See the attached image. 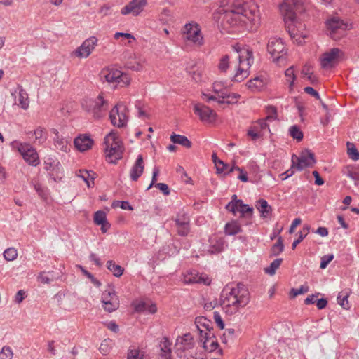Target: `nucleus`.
<instances>
[{
  "instance_id": "f257e3e1",
  "label": "nucleus",
  "mask_w": 359,
  "mask_h": 359,
  "mask_svg": "<svg viewBox=\"0 0 359 359\" xmlns=\"http://www.w3.org/2000/svg\"><path fill=\"white\" fill-rule=\"evenodd\" d=\"M217 12L221 26L228 33L252 29L259 19L257 6L247 0H222Z\"/></svg>"
},
{
  "instance_id": "f03ea898",
  "label": "nucleus",
  "mask_w": 359,
  "mask_h": 359,
  "mask_svg": "<svg viewBox=\"0 0 359 359\" xmlns=\"http://www.w3.org/2000/svg\"><path fill=\"white\" fill-rule=\"evenodd\" d=\"M250 300V294L248 287L238 283L235 286L226 285L224 287L221 294L220 304L226 315L232 316L246 306Z\"/></svg>"
},
{
  "instance_id": "7ed1b4c3",
  "label": "nucleus",
  "mask_w": 359,
  "mask_h": 359,
  "mask_svg": "<svg viewBox=\"0 0 359 359\" xmlns=\"http://www.w3.org/2000/svg\"><path fill=\"white\" fill-rule=\"evenodd\" d=\"M280 10L283 16L286 29L292 39H296L298 44L303 43L304 37L299 36L297 25L299 23L297 13L303 11V4L300 0H285L280 5Z\"/></svg>"
},
{
  "instance_id": "20e7f679",
  "label": "nucleus",
  "mask_w": 359,
  "mask_h": 359,
  "mask_svg": "<svg viewBox=\"0 0 359 359\" xmlns=\"http://www.w3.org/2000/svg\"><path fill=\"white\" fill-rule=\"evenodd\" d=\"M232 49L237 54L239 62L233 81L241 82L248 76V70L254 62L253 53L248 46H241L239 44L232 46Z\"/></svg>"
},
{
  "instance_id": "39448f33",
  "label": "nucleus",
  "mask_w": 359,
  "mask_h": 359,
  "mask_svg": "<svg viewBox=\"0 0 359 359\" xmlns=\"http://www.w3.org/2000/svg\"><path fill=\"white\" fill-rule=\"evenodd\" d=\"M104 151L109 163L116 164L122 158L124 147L117 133L111 131L104 137Z\"/></svg>"
},
{
  "instance_id": "423d86ee",
  "label": "nucleus",
  "mask_w": 359,
  "mask_h": 359,
  "mask_svg": "<svg viewBox=\"0 0 359 359\" xmlns=\"http://www.w3.org/2000/svg\"><path fill=\"white\" fill-rule=\"evenodd\" d=\"M82 106L95 119L100 118L104 116L109 107L108 102L101 95H99L95 100H85L82 103Z\"/></svg>"
},
{
  "instance_id": "0eeeda50",
  "label": "nucleus",
  "mask_w": 359,
  "mask_h": 359,
  "mask_svg": "<svg viewBox=\"0 0 359 359\" xmlns=\"http://www.w3.org/2000/svg\"><path fill=\"white\" fill-rule=\"evenodd\" d=\"M325 25L328 34L334 40H339L344 36L346 30L351 29V25L336 16L329 18Z\"/></svg>"
},
{
  "instance_id": "6e6552de",
  "label": "nucleus",
  "mask_w": 359,
  "mask_h": 359,
  "mask_svg": "<svg viewBox=\"0 0 359 359\" xmlns=\"http://www.w3.org/2000/svg\"><path fill=\"white\" fill-rule=\"evenodd\" d=\"M101 79H104L109 83H122L127 86L130 83V77L128 74L122 72L114 67L105 68L100 72Z\"/></svg>"
},
{
  "instance_id": "1a4fd4ad",
  "label": "nucleus",
  "mask_w": 359,
  "mask_h": 359,
  "mask_svg": "<svg viewBox=\"0 0 359 359\" xmlns=\"http://www.w3.org/2000/svg\"><path fill=\"white\" fill-rule=\"evenodd\" d=\"M181 32L187 41H190L198 46L203 45V37L201 32L200 26L196 22H191L185 24Z\"/></svg>"
},
{
  "instance_id": "9d476101",
  "label": "nucleus",
  "mask_w": 359,
  "mask_h": 359,
  "mask_svg": "<svg viewBox=\"0 0 359 359\" xmlns=\"http://www.w3.org/2000/svg\"><path fill=\"white\" fill-rule=\"evenodd\" d=\"M315 163L314 154L309 150L303 151L299 156L295 154H293L292 156V168H296L298 170L312 167Z\"/></svg>"
},
{
  "instance_id": "9b49d317",
  "label": "nucleus",
  "mask_w": 359,
  "mask_h": 359,
  "mask_svg": "<svg viewBox=\"0 0 359 359\" xmlns=\"http://www.w3.org/2000/svg\"><path fill=\"white\" fill-rule=\"evenodd\" d=\"M267 51L271 55L273 62H278L286 55V49L281 39L271 38L267 44Z\"/></svg>"
},
{
  "instance_id": "f8f14e48",
  "label": "nucleus",
  "mask_w": 359,
  "mask_h": 359,
  "mask_svg": "<svg viewBox=\"0 0 359 359\" xmlns=\"http://www.w3.org/2000/svg\"><path fill=\"white\" fill-rule=\"evenodd\" d=\"M109 118L113 126L118 128L124 127L128 122L126 107L123 103H118L111 110Z\"/></svg>"
},
{
  "instance_id": "ddd939ff",
  "label": "nucleus",
  "mask_w": 359,
  "mask_h": 359,
  "mask_svg": "<svg viewBox=\"0 0 359 359\" xmlns=\"http://www.w3.org/2000/svg\"><path fill=\"white\" fill-rule=\"evenodd\" d=\"M18 150L24 160L30 165L36 166L39 164L40 160L38 153L29 144L20 142L18 145Z\"/></svg>"
},
{
  "instance_id": "4468645a",
  "label": "nucleus",
  "mask_w": 359,
  "mask_h": 359,
  "mask_svg": "<svg viewBox=\"0 0 359 359\" xmlns=\"http://www.w3.org/2000/svg\"><path fill=\"white\" fill-rule=\"evenodd\" d=\"M102 303L104 309L109 313L116 311L118 308V297L113 288L109 287L102 292Z\"/></svg>"
},
{
  "instance_id": "2eb2a0df",
  "label": "nucleus",
  "mask_w": 359,
  "mask_h": 359,
  "mask_svg": "<svg viewBox=\"0 0 359 359\" xmlns=\"http://www.w3.org/2000/svg\"><path fill=\"white\" fill-rule=\"evenodd\" d=\"M194 111L198 116L200 120L205 123H211L216 121L217 115L215 111L202 103L194 105Z\"/></svg>"
},
{
  "instance_id": "dca6fc26",
  "label": "nucleus",
  "mask_w": 359,
  "mask_h": 359,
  "mask_svg": "<svg viewBox=\"0 0 359 359\" xmlns=\"http://www.w3.org/2000/svg\"><path fill=\"white\" fill-rule=\"evenodd\" d=\"M147 5V0H132L121 10L123 15L132 14L133 16H138L144 11Z\"/></svg>"
},
{
  "instance_id": "f3484780",
  "label": "nucleus",
  "mask_w": 359,
  "mask_h": 359,
  "mask_svg": "<svg viewBox=\"0 0 359 359\" xmlns=\"http://www.w3.org/2000/svg\"><path fill=\"white\" fill-rule=\"evenodd\" d=\"M97 44V39L95 36H90L86 39L76 50L75 55L81 58H86L90 55Z\"/></svg>"
},
{
  "instance_id": "a211bd4d",
  "label": "nucleus",
  "mask_w": 359,
  "mask_h": 359,
  "mask_svg": "<svg viewBox=\"0 0 359 359\" xmlns=\"http://www.w3.org/2000/svg\"><path fill=\"white\" fill-rule=\"evenodd\" d=\"M175 222L177 226V233L181 236H186L190 231V219L185 212L177 215Z\"/></svg>"
},
{
  "instance_id": "6ab92c4d",
  "label": "nucleus",
  "mask_w": 359,
  "mask_h": 359,
  "mask_svg": "<svg viewBox=\"0 0 359 359\" xmlns=\"http://www.w3.org/2000/svg\"><path fill=\"white\" fill-rule=\"evenodd\" d=\"M340 53V49L333 48L330 51L323 54L320 59L321 67L324 69L332 67Z\"/></svg>"
},
{
  "instance_id": "aec40b11",
  "label": "nucleus",
  "mask_w": 359,
  "mask_h": 359,
  "mask_svg": "<svg viewBox=\"0 0 359 359\" xmlns=\"http://www.w3.org/2000/svg\"><path fill=\"white\" fill-rule=\"evenodd\" d=\"M144 169L143 157L138 155L137 159L130 170V178L132 181L136 182L142 175Z\"/></svg>"
},
{
  "instance_id": "412c9836",
  "label": "nucleus",
  "mask_w": 359,
  "mask_h": 359,
  "mask_svg": "<svg viewBox=\"0 0 359 359\" xmlns=\"http://www.w3.org/2000/svg\"><path fill=\"white\" fill-rule=\"evenodd\" d=\"M242 208L250 210V206L243 203L242 200L238 199L236 194L232 196L231 201L225 207L228 211L232 212L234 215H236L238 212L240 213Z\"/></svg>"
},
{
  "instance_id": "4be33fe9",
  "label": "nucleus",
  "mask_w": 359,
  "mask_h": 359,
  "mask_svg": "<svg viewBox=\"0 0 359 359\" xmlns=\"http://www.w3.org/2000/svg\"><path fill=\"white\" fill-rule=\"evenodd\" d=\"M75 147L80 151L90 149L93 144V140L87 135H80L74 139Z\"/></svg>"
},
{
  "instance_id": "5701e85b",
  "label": "nucleus",
  "mask_w": 359,
  "mask_h": 359,
  "mask_svg": "<svg viewBox=\"0 0 359 359\" xmlns=\"http://www.w3.org/2000/svg\"><path fill=\"white\" fill-rule=\"evenodd\" d=\"M201 338V341L203 339H204L203 342V348L208 352L214 351L219 346L213 332H205V335Z\"/></svg>"
},
{
  "instance_id": "b1692460",
  "label": "nucleus",
  "mask_w": 359,
  "mask_h": 359,
  "mask_svg": "<svg viewBox=\"0 0 359 359\" xmlns=\"http://www.w3.org/2000/svg\"><path fill=\"white\" fill-rule=\"evenodd\" d=\"M93 221L95 224L101 226L102 233H106L111 226L110 224L107 222L106 213L102 210L95 212Z\"/></svg>"
},
{
  "instance_id": "393cba45",
  "label": "nucleus",
  "mask_w": 359,
  "mask_h": 359,
  "mask_svg": "<svg viewBox=\"0 0 359 359\" xmlns=\"http://www.w3.org/2000/svg\"><path fill=\"white\" fill-rule=\"evenodd\" d=\"M211 322L206 318L198 317L195 320V325L198 330L201 337L205 335V332H212Z\"/></svg>"
},
{
  "instance_id": "a878e982",
  "label": "nucleus",
  "mask_w": 359,
  "mask_h": 359,
  "mask_svg": "<svg viewBox=\"0 0 359 359\" xmlns=\"http://www.w3.org/2000/svg\"><path fill=\"white\" fill-rule=\"evenodd\" d=\"M53 133H55L54 137V145L55 147L64 152H67L70 149L69 142L67 139L64 138L63 137L59 135V133L57 130H54Z\"/></svg>"
},
{
  "instance_id": "bb28decb",
  "label": "nucleus",
  "mask_w": 359,
  "mask_h": 359,
  "mask_svg": "<svg viewBox=\"0 0 359 359\" xmlns=\"http://www.w3.org/2000/svg\"><path fill=\"white\" fill-rule=\"evenodd\" d=\"M171 345L168 338L163 337L160 343L161 353L159 359H171Z\"/></svg>"
},
{
  "instance_id": "cd10ccee",
  "label": "nucleus",
  "mask_w": 359,
  "mask_h": 359,
  "mask_svg": "<svg viewBox=\"0 0 359 359\" xmlns=\"http://www.w3.org/2000/svg\"><path fill=\"white\" fill-rule=\"evenodd\" d=\"M210 246L208 252L210 254H217L221 252L224 250V241L221 238H211L210 239Z\"/></svg>"
},
{
  "instance_id": "c85d7f7f",
  "label": "nucleus",
  "mask_w": 359,
  "mask_h": 359,
  "mask_svg": "<svg viewBox=\"0 0 359 359\" xmlns=\"http://www.w3.org/2000/svg\"><path fill=\"white\" fill-rule=\"evenodd\" d=\"M257 205L256 208L260 212V215L262 218L269 217L272 212V208L269 205L268 202L265 199H259L257 201Z\"/></svg>"
},
{
  "instance_id": "c756f323",
  "label": "nucleus",
  "mask_w": 359,
  "mask_h": 359,
  "mask_svg": "<svg viewBox=\"0 0 359 359\" xmlns=\"http://www.w3.org/2000/svg\"><path fill=\"white\" fill-rule=\"evenodd\" d=\"M248 88L252 92L260 91L264 86V82L261 77L257 76L247 82Z\"/></svg>"
},
{
  "instance_id": "7c9ffc66",
  "label": "nucleus",
  "mask_w": 359,
  "mask_h": 359,
  "mask_svg": "<svg viewBox=\"0 0 359 359\" xmlns=\"http://www.w3.org/2000/svg\"><path fill=\"white\" fill-rule=\"evenodd\" d=\"M170 140L174 144H180L186 148H190L191 147V141L189 140V139L184 135L172 133L170 136Z\"/></svg>"
},
{
  "instance_id": "2f4dec72",
  "label": "nucleus",
  "mask_w": 359,
  "mask_h": 359,
  "mask_svg": "<svg viewBox=\"0 0 359 359\" xmlns=\"http://www.w3.org/2000/svg\"><path fill=\"white\" fill-rule=\"evenodd\" d=\"M18 106H20L23 109H27L29 107V101L28 97V94L25 90L20 87L19 93H18Z\"/></svg>"
},
{
  "instance_id": "473e14b6",
  "label": "nucleus",
  "mask_w": 359,
  "mask_h": 359,
  "mask_svg": "<svg viewBox=\"0 0 359 359\" xmlns=\"http://www.w3.org/2000/svg\"><path fill=\"white\" fill-rule=\"evenodd\" d=\"M224 231L226 234L233 236L240 233L241 227L236 221H232L225 225Z\"/></svg>"
},
{
  "instance_id": "72a5a7b5",
  "label": "nucleus",
  "mask_w": 359,
  "mask_h": 359,
  "mask_svg": "<svg viewBox=\"0 0 359 359\" xmlns=\"http://www.w3.org/2000/svg\"><path fill=\"white\" fill-rule=\"evenodd\" d=\"M107 268L108 270L112 272L115 277L118 278L121 276L124 271V269L121 266L116 264L112 260L107 261Z\"/></svg>"
},
{
  "instance_id": "f704fd0d",
  "label": "nucleus",
  "mask_w": 359,
  "mask_h": 359,
  "mask_svg": "<svg viewBox=\"0 0 359 359\" xmlns=\"http://www.w3.org/2000/svg\"><path fill=\"white\" fill-rule=\"evenodd\" d=\"M344 175L351 178L354 181L359 180V170L354 168L353 166L348 165L342 170Z\"/></svg>"
},
{
  "instance_id": "c9c22d12",
  "label": "nucleus",
  "mask_w": 359,
  "mask_h": 359,
  "mask_svg": "<svg viewBox=\"0 0 359 359\" xmlns=\"http://www.w3.org/2000/svg\"><path fill=\"white\" fill-rule=\"evenodd\" d=\"M284 250L283 241L281 236L278 238V240L275 244L271 248V255L272 256H278Z\"/></svg>"
},
{
  "instance_id": "e433bc0d",
  "label": "nucleus",
  "mask_w": 359,
  "mask_h": 359,
  "mask_svg": "<svg viewBox=\"0 0 359 359\" xmlns=\"http://www.w3.org/2000/svg\"><path fill=\"white\" fill-rule=\"evenodd\" d=\"M34 135L36 142L39 144H43L47 139V132L46 129L41 127L36 128L34 131Z\"/></svg>"
},
{
  "instance_id": "4c0bfd02",
  "label": "nucleus",
  "mask_w": 359,
  "mask_h": 359,
  "mask_svg": "<svg viewBox=\"0 0 359 359\" xmlns=\"http://www.w3.org/2000/svg\"><path fill=\"white\" fill-rule=\"evenodd\" d=\"M282 262L283 259L281 258L276 259L270 264L269 267L264 269L265 273L270 276H273L276 273V271L280 266Z\"/></svg>"
},
{
  "instance_id": "58836bf2",
  "label": "nucleus",
  "mask_w": 359,
  "mask_h": 359,
  "mask_svg": "<svg viewBox=\"0 0 359 359\" xmlns=\"http://www.w3.org/2000/svg\"><path fill=\"white\" fill-rule=\"evenodd\" d=\"M158 19L163 25L169 23L172 20L171 11L168 8H163L159 13Z\"/></svg>"
},
{
  "instance_id": "ea45409f",
  "label": "nucleus",
  "mask_w": 359,
  "mask_h": 359,
  "mask_svg": "<svg viewBox=\"0 0 359 359\" xmlns=\"http://www.w3.org/2000/svg\"><path fill=\"white\" fill-rule=\"evenodd\" d=\"M347 145V154L350 158L356 161L359 160V151L357 150L353 143L348 142Z\"/></svg>"
},
{
  "instance_id": "a19ab883",
  "label": "nucleus",
  "mask_w": 359,
  "mask_h": 359,
  "mask_svg": "<svg viewBox=\"0 0 359 359\" xmlns=\"http://www.w3.org/2000/svg\"><path fill=\"white\" fill-rule=\"evenodd\" d=\"M219 98H226V99H232L238 100L241 95L238 93H230L226 88H224L222 90H220L219 93L216 94Z\"/></svg>"
},
{
  "instance_id": "79ce46f5",
  "label": "nucleus",
  "mask_w": 359,
  "mask_h": 359,
  "mask_svg": "<svg viewBox=\"0 0 359 359\" xmlns=\"http://www.w3.org/2000/svg\"><path fill=\"white\" fill-rule=\"evenodd\" d=\"M348 297V293L343 291L339 292L337 296L338 304L344 309H348L350 308Z\"/></svg>"
},
{
  "instance_id": "37998d69",
  "label": "nucleus",
  "mask_w": 359,
  "mask_h": 359,
  "mask_svg": "<svg viewBox=\"0 0 359 359\" xmlns=\"http://www.w3.org/2000/svg\"><path fill=\"white\" fill-rule=\"evenodd\" d=\"M184 282L186 284L198 283L200 282L199 275L194 271L187 272L184 276Z\"/></svg>"
},
{
  "instance_id": "c03bdc74",
  "label": "nucleus",
  "mask_w": 359,
  "mask_h": 359,
  "mask_svg": "<svg viewBox=\"0 0 359 359\" xmlns=\"http://www.w3.org/2000/svg\"><path fill=\"white\" fill-rule=\"evenodd\" d=\"M302 74L303 76H306L308 80L312 83L314 84L317 82L316 77L313 74V72H311V67L309 65H304L302 70Z\"/></svg>"
},
{
  "instance_id": "a18cd8bd",
  "label": "nucleus",
  "mask_w": 359,
  "mask_h": 359,
  "mask_svg": "<svg viewBox=\"0 0 359 359\" xmlns=\"http://www.w3.org/2000/svg\"><path fill=\"white\" fill-rule=\"evenodd\" d=\"M4 257L7 261H13L18 257V251L14 248H8L3 253Z\"/></svg>"
},
{
  "instance_id": "49530a36",
  "label": "nucleus",
  "mask_w": 359,
  "mask_h": 359,
  "mask_svg": "<svg viewBox=\"0 0 359 359\" xmlns=\"http://www.w3.org/2000/svg\"><path fill=\"white\" fill-rule=\"evenodd\" d=\"M290 135L298 142L301 141L303 139L304 135L302 131L299 129V128L294 125L290 128Z\"/></svg>"
},
{
  "instance_id": "de8ad7c7",
  "label": "nucleus",
  "mask_w": 359,
  "mask_h": 359,
  "mask_svg": "<svg viewBox=\"0 0 359 359\" xmlns=\"http://www.w3.org/2000/svg\"><path fill=\"white\" fill-rule=\"evenodd\" d=\"M112 347V341L109 339L102 341L100 346V351L102 355H107Z\"/></svg>"
},
{
  "instance_id": "09e8293b",
  "label": "nucleus",
  "mask_w": 359,
  "mask_h": 359,
  "mask_svg": "<svg viewBox=\"0 0 359 359\" xmlns=\"http://www.w3.org/2000/svg\"><path fill=\"white\" fill-rule=\"evenodd\" d=\"M229 67V56L228 55H223L218 64V69L220 72H226Z\"/></svg>"
},
{
  "instance_id": "8fccbe9b",
  "label": "nucleus",
  "mask_w": 359,
  "mask_h": 359,
  "mask_svg": "<svg viewBox=\"0 0 359 359\" xmlns=\"http://www.w3.org/2000/svg\"><path fill=\"white\" fill-rule=\"evenodd\" d=\"M127 359H146L144 358V353L139 349L133 348L128 351Z\"/></svg>"
},
{
  "instance_id": "3c124183",
  "label": "nucleus",
  "mask_w": 359,
  "mask_h": 359,
  "mask_svg": "<svg viewBox=\"0 0 359 359\" xmlns=\"http://www.w3.org/2000/svg\"><path fill=\"white\" fill-rule=\"evenodd\" d=\"M285 75L287 77V81L290 83V88H292L296 79L293 67L287 68L285 71Z\"/></svg>"
},
{
  "instance_id": "603ef678",
  "label": "nucleus",
  "mask_w": 359,
  "mask_h": 359,
  "mask_svg": "<svg viewBox=\"0 0 359 359\" xmlns=\"http://www.w3.org/2000/svg\"><path fill=\"white\" fill-rule=\"evenodd\" d=\"M13 353L11 348L8 346H4L0 351V359H12Z\"/></svg>"
},
{
  "instance_id": "864d4df0",
  "label": "nucleus",
  "mask_w": 359,
  "mask_h": 359,
  "mask_svg": "<svg viewBox=\"0 0 359 359\" xmlns=\"http://www.w3.org/2000/svg\"><path fill=\"white\" fill-rule=\"evenodd\" d=\"M247 134L254 141L257 140L262 136L261 131L258 129V127H256L255 126L250 127L248 129Z\"/></svg>"
},
{
  "instance_id": "5fc2aeb1",
  "label": "nucleus",
  "mask_w": 359,
  "mask_h": 359,
  "mask_svg": "<svg viewBox=\"0 0 359 359\" xmlns=\"http://www.w3.org/2000/svg\"><path fill=\"white\" fill-rule=\"evenodd\" d=\"M309 290V287L307 285H302L299 288H292L290 291V296L295 297L299 294L306 293Z\"/></svg>"
},
{
  "instance_id": "6e6d98bb",
  "label": "nucleus",
  "mask_w": 359,
  "mask_h": 359,
  "mask_svg": "<svg viewBox=\"0 0 359 359\" xmlns=\"http://www.w3.org/2000/svg\"><path fill=\"white\" fill-rule=\"evenodd\" d=\"M79 172H80V174L79 175V176L80 177H81L84 180V182L87 184V186L88 187H90V184L89 179H90L92 181H93V180H94V177H93L94 173L93 172V175H92L90 172H88L87 170H83V171L79 170Z\"/></svg>"
},
{
  "instance_id": "4d7b16f0",
  "label": "nucleus",
  "mask_w": 359,
  "mask_h": 359,
  "mask_svg": "<svg viewBox=\"0 0 359 359\" xmlns=\"http://www.w3.org/2000/svg\"><path fill=\"white\" fill-rule=\"evenodd\" d=\"M334 259V255L328 254L323 255L320 259V267L322 269H325L329 263Z\"/></svg>"
},
{
  "instance_id": "13d9d810",
  "label": "nucleus",
  "mask_w": 359,
  "mask_h": 359,
  "mask_svg": "<svg viewBox=\"0 0 359 359\" xmlns=\"http://www.w3.org/2000/svg\"><path fill=\"white\" fill-rule=\"evenodd\" d=\"M215 167L218 173L228 174L226 171L229 170V165L224 163L222 161L218 160Z\"/></svg>"
},
{
  "instance_id": "bf43d9fd",
  "label": "nucleus",
  "mask_w": 359,
  "mask_h": 359,
  "mask_svg": "<svg viewBox=\"0 0 359 359\" xmlns=\"http://www.w3.org/2000/svg\"><path fill=\"white\" fill-rule=\"evenodd\" d=\"M266 111L269 115L266 116V119L269 121L274 120L276 118L277 109L274 106H268L266 107Z\"/></svg>"
},
{
  "instance_id": "052dcab7",
  "label": "nucleus",
  "mask_w": 359,
  "mask_h": 359,
  "mask_svg": "<svg viewBox=\"0 0 359 359\" xmlns=\"http://www.w3.org/2000/svg\"><path fill=\"white\" fill-rule=\"evenodd\" d=\"M127 67L133 71H141L143 69V65L140 61L130 62L127 64Z\"/></svg>"
},
{
  "instance_id": "680f3d73",
  "label": "nucleus",
  "mask_w": 359,
  "mask_h": 359,
  "mask_svg": "<svg viewBox=\"0 0 359 359\" xmlns=\"http://www.w3.org/2000/svg\"><path fill=\"white\" fill-rule=\"evenodd\" d=\"M213 318L215 323H217V326L219 327V329L223 330L224 327V323L218 311H215L213 313Z\"/></svg>"
},
{
  "instance_id": "e2e57ef3",
  "label": "nucleus",
  "mask_w": 359,
  "mask_h": 359,
  "mask_svg": "<svg viewBox=\"0 0 359 359\" xmlns=\"http://www.w3.org/2000/svg\"><path fill=\"white\" fill-rule=\"evenodd\" d=\"M155 187L161 190L164 195L168 196L170 194V189L168 186L165 183H157Z\"/></svg>"
},
{
  "instance_id": "0e129e2a",
  "label": "nucleus",
  "mask_w": 359,
  "mask_h": 359,
  "mask_svg": "<svg viewBox=\"0 0 359 359\" xmlns=\"http://www.w3.org/2000/svg\"><path fill=\"white\" fill-rule=\"evenodd\" d=\"M304 90L306 93L311 95L313 97H316V99L320 100L319 93L312 87H309V86L305 87Z\"/></svg>"
},
{
  "instance_id": "69168bd1",
  "label": "nucleus",
  "mask_w": 359,
  "mask_h": 359,
  "mask_svg": "<svg viewBox=\"0 0 359 359\" xmlns=\"http://www.w3.org/2000/svg\"><path fill=\"white\" fill-rule=\"evenodd\" d=\"M33 186L35 189V191L37 192L39 196L44 197L45 196V191L41 186V184L39 182H33Z\"/></svg>"
},
{
  "instance_id": "338daca9",
  "label": "nucleus",
  "mask_w": 359,
  "mask_h": 359,
  "mask_svg": "<svg viewBox=\"0 0 359 359\" xmlns=\"http://www.w3.org/2000/svg\"><path fill=\"white\" fill-rule=\"evenodd\" d=\"M226 86H224V83L221 81H216L212 85V90L213 92L217 94V93H219L220 90H222Z\"/></svg>"
},
{
  "instance_id": "774afa93",
  "label": "nucleus",
  "mask_w": 359,
  "mask_h": 359,
  "mask_svg": "<svg viewBox=\"0 0 359 359\" xmlns=\"http://www.w3.org/2000/svg\"><path fill=\"white\" fill-rule=\"evenodd\" d=\"M25 292L23 290H20L15 294V302L17 304H20L25 299Z\"/></svg>"
}]
</instances>
